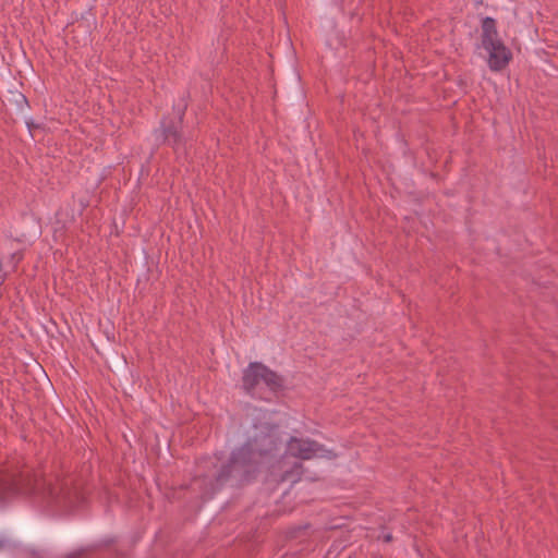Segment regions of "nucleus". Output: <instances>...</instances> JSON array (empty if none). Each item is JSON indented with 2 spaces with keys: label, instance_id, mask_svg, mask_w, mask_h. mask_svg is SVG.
Masks as SVG:
<instances>
[{
  "label": "nucleus",
  "instance_id": "f257e3e1",
  "mask_svg": "<svg viewBox=\"0 0 558 558\" xmlns=\"http://www.w3.org/2000/svg\"><path fill=\"white\" fill-rule=\"evenodd\" d=\"M278 449V438L271 433L262 432L234 450L229 462L221 468L215 478L211 493L222 487L229 480L236 484L248 482L259 458L272 454Z\"/></svg>",
  "mask_w": 558,
  "mask_h": 558
},
{
  "label": "nucleus",
  "instance_id": "f03ea898",
  "mask_svg": "<svg viewBox=\"0 0 558 558\" xmlns=\"http://www.w3.org/2000/svg\"><path fill=\"white\" fill-rule=\"evenodd\" d=\"M16 493H37L54 498L58 495V489L28 468L12 470L0 465V498Z\"/></svg>",
  "mask_w": 558,
  "mask_h": 558
},
{
  "label": "nucleus",
  "instance_id": "7ed1b4c3",
  "mask_svg": "<svg viewBox=\"0 0 558 558\" xmlns=\"http://www.w3.org/2000/svg\"><path fill=\"white\" fill-rule=\"evenodd\" d=\"M287 451L290 456L301 460H311L313 458H325L333 460L338 454L331 450L326 449L322 444L310 438L290 437L287 444Z\"/></svg>",
  "mask_w": 558,
  "mask_h": 558
},
{
  "label": "nucleus",
  "instance_id": "20e7f679",
  "mask_svg": "<svg viewBox=\"0 0 558 558\" xmlns=\"http://www.w3.org/2000/svg\"><path fill=\"white\" fill-rule=\"evenodd\" d=\"M185 108L180 111L178 121L163 120L160 125V136L163 144L170 145L174 151L185 146V140L182 134V123L184 119Z\"/></svg>",
  "mask_w": 558,
  "mask_h": 558
},
{
  "label": "nucleus",
  "instance_id": "39448f33",
  "mask_svg": "<svg viewBox=\"0 0 558 558\" xmlns=\"http://www.w3.org/2000/svg\"><path fill=\"white\" fill-rule=\"evenodd\" d=\"M489 52L488 64L493 71L504 70L510 62L512 53L502 41L485 48Z\"/></svg>",
  "mask_w": 558,
  "mask_h": 558
},
{
  "label": "nucleus",
  "instance_id": "423d86ee",
  "mask_svg": "<svg viewBox=\"0 0 558 558\" xmlns=\"http://www.w3.org/2000/svg\"><path fill=\"white\" fill-rule=\"evenodd\" d=\"M259 367H264V364L252 362L243 372V388L250 395H253L254 389L262 381L263 372Z\"/></svg>",
  "mask_w": 558,
  "mask_h": 558
},
{
  "label": "nucleus",
  "instance_id": "0eeeda50",
  "mask_svg": "<svg viewBox=\"0 0 558 558\" xmlns=\"http://www.w3.org/2000/svg\"><path fill=\"white\" fill-rule=\"evenodd\" d=\"M481 39L484 48H488V46H493L494 44L501 41L498 38L496 21L493 17L486 16L483 19Z\"/></svg>",
  "mask_w": 558,
  "mask_h": 558
},
{
  "label": "nucleus",
  "instance_id": "6e6552de",
  "mask_svg": "<svg viewBox=\"0 0 558 558\" xmlns=\"http://www.w3.org/2000/svg\"><path fill=\"white\" fill-rule=\"evenodd\" d=\"M263 372L262 381L274 392L279 391L283 387V380L276 372L267 366L259 367Z\"/></svg>",
  "mask_w": 558,
  "mask_h": 558
},
{
  "label": "nucleus",
  "instance_id": "1a4fd4ad",
  "mask_svg": "<svg viewBox=\"0 0 558 558\" xmlns=\"http://www.w3.org/2000/svg\"><path fill=\"white\" fill-rule=\"evenodd\" d=\"M304 472L303 464L301 462H294L289 470H284L280 475L279 482L296 483L301 480Z\"/></svg>",
  "mask_w": 558,
  "mask_h": 558
},
{
  "label": "nucleus",
  "instance_id": "9d476101",
  "mask_svg": "<svg viewBox=\"0 0 558 558\" xmlns=\"http://www.w3.org/2000/svg\"><path fill=\"white\" fill-rule=\"evenodd\" d=\"M383 539H384V542L389 543V542L392 541V535L391 534H386V535L383 536Z\"/></svg>",
  "mask_w": 558,
  "mask_h": 558
},
{
  "label": "nucleus",
  "instance_id": "9b49d317",
  "mask_svg": "<svg viewBox=\"0 0 558 558\" xmlns=\"http://www.w3.org/2000/svg\"><path fill=\"white\" fill-rule=\"evenodd\" d=\"M27 126H28V129H29V131H31V132L33 131V129L38 128V125H37V124H35L34 122H27Z\"/></svg>",
  "mask_w": 558,
  "mask_h": 558
}]
</instances>
